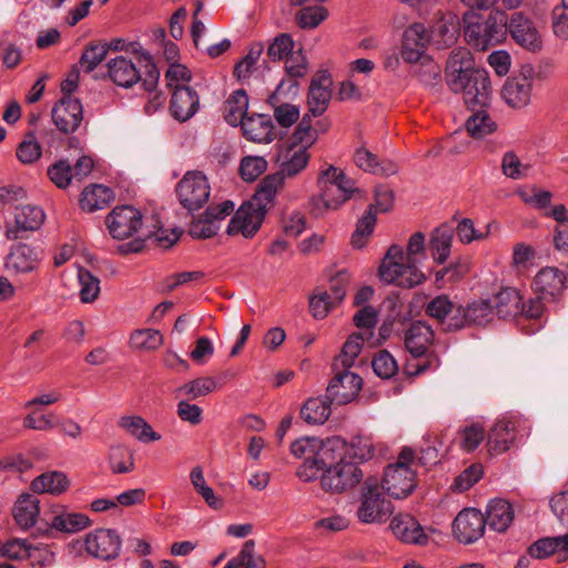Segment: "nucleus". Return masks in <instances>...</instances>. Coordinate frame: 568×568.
Here are the masks:
<instances>
[{
  "label": "nucleus",
  "instance_id": "38",
  "mask_svg": "<svg viewBox=\"0 0 568 568\" xmlns=\"http://www.w3.org/2000/svg\"><path fill=\"white\" fill-rule=\"evenodd\" d=\"M334 404L325 394L324 397L307 399L301 408V417L307 424H324L331 415V405Z\"/></svg>",
  "mask_w": 568,
  "mask_h": 568
},
{
  "label": "nucleus",
  "instance_id": "20",
  "mask_svg": "<svg viewBox=\"0 0 568 568\" xmlns=\"http://www.w3.org/2000/svg\"><path fill=\"white\" fill-rule=\"evenodd\" d=\"M484 514L476 508L463 509L453 521V532L465 545L477 541L485 532Z\"/></svg>",
  "mask_w": 568,
  "mask_h": 568
},
{
  "label": "nucleus",
  "instance_id": "53",
  "mask_svg": "<svg viewBox=\"0 0 568 568\" xmlns=\"http://www.w3.org/2000/svg\"><path fill=\"white\" fill-rule=\"evenodd\" d=\"M285 71L286 74L293 79L290 83V89H297L298 84L296 80L304 78L308 71L307 59L301 48L287 57L285 60Z\"/></svg>",
  "mask_w": 568,
  "mask_h": 568
},
{
  "label": "nucleus",
  "instance_id": "54",
  "mask_svg": "<svg viewBox=\"0 0 568 568\" xmlns=\"http://www.w3.org/2000/svg\"><path fill=\"white\" fill-rule=\"evenodd\" d=\"M468 325H486L493 320V304L489 300L473 302L466 306Z\"/></svg>",
  "mask_w": 568,
  "mask_h": 568
},
{
  "label": "nucleus",
  "instance_id": "17",
  "mask_svg": "<svg viewBox=\"0 0 568 568\" xmlns=\"http://www.w3.org/2000/svg\"><path fill=\"white\" fill-rule=\"evenodd\" d=\"M105 223L113 239L123 240L141 229L142 214L131 205H121L108 214Z\"/></svg>",
  "mask_w": 568,
  "mask_h": 568
},
{
  "label": "nucleus",
  "instance_id": "48",
  "mask_svg": "<svg viewBox=\"0 0 568 568\" xmlns=\"http://www.w3.org/2000/svg\"><path fill=\"white\" fill-rule=\"evenodd\" d=\"M376 224L375 205H369L364 215L358 220L356 229L352 234V245L355 248L364 247L366 239L371 236Z\"/></svg>",
  "mask_w": 568,
  "mask_h": 568
},
{
  "label": "nucleus",
  "instance_id": "28",
  "mask_svg": "<svg viewBox=\"0 0 568 568\" xmlns=\"http://www.w3.org/2000/svg\"><path fill=\"white\" fill-rule=\"evenodd\" d=\"M243 135L253 142L270 143L276 138L272 118L268 114H252L241 125Z\"/></svg>",
  "mask_w": 568,
  "mask_h": 568
},
{
  "label": "nucleus",
  "instance_id": "27",
  "mask_svg": "<svg viewBox=\"0 0 568 568\" xmlns=\"http://www.w3.org/2000/svg\"><path fill=\"white\" fill-rule=\"evenodd\" d=\"M455 226L453 223H443L432 233L428 243V250L435 263L444 264L452 251Z\"/></svg>",
  "mask_w": 568,
  "mask_h": 568
},
{
  "label": "nucleus",
  "instance_id": "62",
  "mask_svg": "<svg viewBox=\"0 0 568 568\" xmlns=\"http://www.w3.org/2000/svg\"><path fill=\"white\" fill-rule=\"evenodd\" d=\"M267 169V162L262 156H245L240 164V175L246 182L255 181Z\"/></svg>",
  "mask_w": 568,
  "mask_h": 568
},
{
  "label": "nucleus",
  "instance_id": "19",
  "mask_svg": "<svg viewBox=\"0 0 568 568\" xmlns=\"http://www.w3.org/2000/svg\"><path fill=\"white\" fill-rule=\"evenodd\" d=\"M52 121L57 129L64 133H73L83 120L81 101L72 95H63L53 106Z\"/></svg>",
  "mask_w": 568,
  "mask_h": 568
},
{
  "label": "nucleus",
  "instance_id": "41",
  "mask_svg": "<svg viewBox=\"0 0 568 568\" xmlns=\"http://www.w3.org/2000/svg\"><path fill=\"white\" fill-rule=\"evenodd\" d=\"M119 426L123 428L131 436L141 442H155L161 438L160 434L155 433L146 420L136 415L122 416L119 419Z\"/></svg>",
  "mask_w": 568,
  "mask_h": 568
},
{
  "label": "nucleus",
  "instance_id": "40",
  "mask_svg": "<svg viewBox=\"0 0 568 568\" xmlns=\"http://www.w3.org/2000/svg\"><path fill=\"white\" fill-rule=\"evenodd\" d=\"M112 200V191L108 186L94 184L87 186L80 197V206L83 211L94 212L104 209Z\"/></svg>",
  "mask_w": 568,
  "mask_h": 568
},
{
  "label": "nucleus",
  "instance_id": "21",
  "mask_svg": "<svg viewBox=\"0 0 568 568\" xmlns=\"http://www.w3.org/2000/svg\"><path fill=\"white\" fill-rule=\"evenodd\" d=\"M265 214L263 209L247 202L235 212L227 225L226 233L229 235L241 233L246 239L253 237L260 230Z\"/></svg>",
  "mask_w": 568,
  "mask_h": 568
},
{
  "label": "nucleus",
  "instance_id": "35",
  "mask_svg": "<svg viewBox=\"0 0 568 568\" xmlns=\"http://www.w3.org/2000/svg\"><path fill=\"white\" fill-rule=\"evenodd\" d=\"M493 311L496 310L500 318H515L519 315L521 306V295L511 287L503 288L493 300Z\"/></svg>",
  "mask_w": 568,
  "mask_h": 568
},
{
  "label": "nucleus",
  "instance_id": "22",
  "mask_svg": "<svg viewBox=\"0 0 568 568\" xmlns=\"http://www.w3.org/2000/svg\"><path fill=\"white\" fill-rule=\"evenodd\" d=\"M42 252L26 243L14 245L6 257L4 267L9 274H28L38 270Z\"/></svg>",
  "mask_w": 568,
  "mask_h": 568
},
{
  "label": "nucleus",
  "instance_id": "4",
  "mask_svg": "<svg viewBox=\"0 0 568 568\" xmlns=\"http://www.w3.org/2000/svg\"><path fill=\"white\" fill-rule=\"evenodd\" d=\"M433 341L434 332L425 322H414L406 331L404 343L410 354V358L405 364L407 375L417 376L439 367L438 355L428 348Z\"/></svg>",
  "mask_w": 568,
  "mask_h": 568
},
{
  "label": "nucleus",
  "instance_id": "13",
  "mask_svg": "<svg viewBox=\"0 0 568 568\" xmlns=\"http://www.w3.org/2000/svg\"><path fill=\"white\" fill-rule=\"evenodd\" d=\"M45 219L43 210L37 205L17 206L12 221H6V236L9 240L24 239L27 233L41 227Z\"/></svg>",
  "mask_w": 568,
  "mask_h": 568
},
{
  "label": "nucleus",
  "instance_id": "43",
  "mask_svg": "<svg viewBox=\"0 0 568 568\" xmlns=\"http://www.w3.org/2000/svg\"><path fill=\"white\" fill-rule=\"evenodd\" d=\"M363 341L364 336L362 333H353L344 343L341 354L334 359L333 371L339 368L349 369L362 351Z\"/></svg>",
  "mask_w": 568,
  "mask_h": 568
},
{
  "label": "nucleus",
  "instance_id": "26",
  "mask_svg": "<svg viewBox=\"0 0 568 568\" xmlns=\"http://www.w3.org/2000/svg\"><path fill=\"white\" fill-rule=\"evenodd\" d=\"M566 275L557 267H544L534 278L532 285L540 298H555L566 287Z\"/></svg>",
  "mask_w": 568,
  "mask_h": 568
},
{
  "label": "nucleus",
  "instance_id": "18",
  "mask_svg": "<svg viewBox=\"0 0 568 568\" xmlns=\"http://www.w3.org/2000/svg\"><path fill=\"white\" fill-rule=\"evenodd\" d=\"M335 372L331 379L326 394L335 405H346L351 403L359 393L363 379L359 375L347 368H341Z\"/></svg>",
  "mask_w": 568,
  "mask_h": 568
},
{
  "label": "nucleus",
  "instance_id": "10",
  "mask_svg": "<svg viewBox=\"0 0 568 568\" xmlns=\"http://www.w3.org/2000/svg\"><path fill=\"white\" fill-rule=\"evenodd\" d=\"M121 537L114 529H95L89 532L83 541L77 540L74 546L84 547L89 555L101 560H111L119 556Z\"/></svg>",
  "mask_w": 568,
  "mask_h": 568
},
{
  "label": "nucleus",
  "instance_id": "45",
  "mask_svg": "<svg viewBox=\"0 0 568 568\" xmlns=\"http://www.w3.org/2000/svg\"><path fill=\"white\" fill-rule=\"evenodd\" d=\"M109 464L114 474L131 473L134 469L133 452L126 446H112L109 453Z\"/></svg>",
  "mask_w": 568,
  "mask_h": 568
},
{
  "label": "nucleus",
  "instance_id": "59",
  "mask_svg": "<svg viewBox=\"0 0 568 568\" xmlns=\"http://www.w3.org/2000/svg\"><path fill=\"white\" fill-rule=\"evenodd\" d=\"M41 156V146L37 141L34 132L26 134L23 141L17 148V158L24 164H31Z\"/></svg>",
  "mask_w": 568,
  "mask_h": 568
},
{
  "label": "nucleus",
  "instance_id": "30",
  "mask_svg": "<svg viewBox=\"0 0 568 568\" xmlns=\"http://www.w3.org/2000/svg\"><path fill=\"white\" fill-rule=\"evenodd\" d=\"M110 79L119 87L131 88L140 81L141 72L128 58L118 55L108 62Z\"/></svg>",
  "mask_w": 568,
  "mask_h": 568
},
{
  "label": "nucleus",
  "instance_id": "37",
  "mask_svg": "<svg viewBox=\"0 0 568 568\" xmlns=\"http://www.w3.org/2000/svg\"><path fill=\"white\" fill-rule=\"evenodd\" d=\"M283 184L284 179L281 174L275 173L266 175L258 183L252 200L248 202L256 207L263 209L266 213L267 206L273 203L277 191L283 186Z\"/></svg>",
  "mask_w": 568,
  "mask_h": 568
},
{
  "label": "nucleus",
  "instance_id": "8",
  "mask_svg": "<svg viewBox=\"0 0 568 568\" xmlns=\"http://www.w3.org/2000/svg\"><path fill=\"white\" fill-rule=\"evenodd\" d=\"M393 505L379 490L376 480L369 478L363 486L361 505L357 509V517L364 524L385 523L393 514Z\"/></svg>",
  "mask_w": 568,
  "mask_h": 568
},
{
  "label": "nucleus",
  "instance_id": "58",
  "mask_svg": "<svg viewBox=\"0 0 568 568\" xmlns=\"http://www.w3.org/2000/svg\"><path fill=\"white\" fill-rule=\"evenodd\" d=\"M372 367L374 373L383 379L392 378L398 372L396 359L386 349L376 353L372 361Z\"/></svg>",
  "mask_w": 568,
  "mask_h": 568
},
{
  "label": "nucleus",
  "instance_id": "42",
  "mask_svg": "<svg viewBox=\"0 0 568 568\" xmlns=\"http://www.w3.org/2000/svg\"><path fill=\"white\" fill-rule=\"evenodd\" d=\"M284 161L281 165V171L277 174H281L283 179L285 176L292 178L298 174L302 170H304L308 163L310 154L303 148H294L288 146L285 150V153L282 154Z\"/></svg>",
  "mask_w": 568,
  "mask_h": 568
},
{
  "label": "nucleus",
  "instance_id": "33",
  "mask_svg": "<svg viewBox=\"0 0 568 568\" xmlns=\"http://www.w3.org/2000/svg\"><path fill=\"white\" fill-rule=\"evenodd\" d=\"M91 524L90 518L81 513H70L64 506L55 505L52 509L51 527L62 532H77Z\"/></svg>",
  "mask_w": 568,
  "mask_h": 568
},
{
  "label": "nucleus",
  "instance_id": "49",
  "mask_svg": "<svg viewBox=\"0 0 568 568\" xmlns=\"http://www.w3.org/2000/svg\"><path fill=\"white\" fill-rule=\"evenodd\" d=\"M131 347L139 351H155L163 344V335L158 329H136L130 337Z\"/></svg>",
  "mask_w": 568,
  "mask_h": 568
},
{
  "label": "nucleus",
  "instance_id": "52",
  "mask_svg": "<svg viewBox=\"0 0 568 568\" xmlns=\"http://www.w3.org/2000/svg\"><path fill=\"white\" fill-rule=\"evenodd\" d=\"M294 52V41L288 33H278L268 44L266 50L267 58L273 61L287 59Z\"/></svg>",
  "mask_w": 568,
  "mask_h": 568
},
{
  "label": "nucleus",
  "instance_id": "61",
  "mask_svg": "<svg viewBox=\"0 0 568 568\" xmlns=\"http://www.w3.org/2000/svg\"><path fill=\"white\" fill-rule=\"evenodd\" d=\"M328 16V11L322 6L305 7L296 14V23L302 29H314Z\"/></svg>",
  "mask_w": 568,
  "mask_h": 568
},
{
  "label": "nucleus",
  "instance_id": "6",
  "mask_svg": "<svg viewBox=\"0 0 568 568\" xmlns=\"http://www.w3.org/2000/svg\"><path fill=\"white\" fill-rule=\"evenodd\" d=\"M320 201L326 209L335 210L357 191L352 179L334 165L323 170L317 179Z\"/></svg>",
  "mask_w": 568,
  "mask_h": 568
},
{
  "label": "nucleus",
  "instance_id": "39",
  "mask_svg": "<svg viewBox=\"0 0 568 568\" xmlns=\"http://www.w3.org/2000/svg\"><path fill=\"white\" fill-rule=\"evenodd\" d=\"M414 65L412 74L425 87L435 88L442 83L440 65L430 57L412 63Z\"/></svg>",
  "mask_w": 568,
  "mask_h": 568
},
{
  "label": "nucleus",
  "instance_id": "1",
  "mask_svg": "<svg viewBox=\"0 0 568 568\" xmlns=\"http://www.w3.org/2000/svg\"><path fill=\"white\" fill-rule=\"evenodd\" d=\"M445 75L448 88L462 94L470 110L489 105L491 85L488 72L475 68L474 57L467 48L459 47L449 53Z\"/></svg>",
  "mask_w": 568,
  "mask_h": 568
},
{
  "label": "nucleus",
  "instance_id": "55",
  "mask_svg": "<svg viewBox=\"0 0 568 568\" xmlns=\"http://www.w3.org/2000/svg\"><path fill=\"white\" fill-rule=\"evenodd\" d=\"M190 479L194 489L203 497L205 503L212 508H220L221 500L215 496L213 489L206 485L203 469L201 466H195L190 473Z\"/></svg>",
  "mask_w": 568,
  "mask_h": 568
},
{
  "label": "nucleus",
  "instance_id": "46",
  "mask_svg": "<svg viewBox=\"0 0 568 568\" xmlns=\"http://www.w3.org/2000/svg\"><path fill=\"white\" fill-rule=\"evenodd\" d=\"M316 140L317 129L312 125V115L306 113L291 136V146L303 148L307 151V148L313 145Z\"/></svg>",
  "mask_w": 568,
  "mask_h": 568
},
{
  "label": "nucleus",
  "instance_id": "5",
  "mask_svg": "<svg viewBox=\"0 0 568 568\" xmlns=\"http://www.w3.org/2000/svg\"><path fill=\"white\" fill-rule=\"evenodd\" d=\"M415 453L409 447H404L396 463L385 468L382 479V488L393 498H406L416 487V475L409 464L414 460Z\"/></svg>",
  "mask_w": 568,
  "mask_h": 568
},
{
  "label": "nucleus",
  "instance_id": "9",
  "mask_svg": "<svg viewBox=\"0 0 568 568\" xmlns=\"http://www.w3.org/2000/svg\"><path fill=\"white\" fill-rule=\"evenodd\" d=\"M210 191L207 179L200 171H187L175 187L180 204L190 213L203 207Z\"/></svg>",
  "mask_w": 568,
  "mask_h": 568
},
{
  "label": "nucleus",
  "instance_id": "51",
  "mask_svg": "<svg viewBox=\"0 0 568 568\" xmlns=\"http://www.w3.org/2000/svg\"><path fill=\"white\" fill-rule=\"evenodd\" d=\"M325 446L326 440H321L316 437H302L292 443L291 453L296 458H304L306 460L320 456Z\"/></svg>",
  "mask_w": 568,
  "mask_h": 568
},
{
  "label": "nucleus",
  "instance_id": "3",
  "mask_svg": "<svg viewBox=\"0 0 568 568\" xmlns=\"http://www.w3.org/2000/svg\"><path fill=\"white\" fill-rule=\"evenodd\" d=\"M507 22L508 16L503 10H493L487 16L467 11L463 16L465 41L475 50L487 51L506 40Z\"/></svg>",
  "mask_w": 568,
  "mask_h": 568
},
{
  "label": "nucleus",
  "instance_id": "60",
  "mask_svg": "<svg viewBox=\"0 0 568 568\" xmlns=\"http://www.w3.org/2000/svg\"><path fill=\"white\" fill-rule=\"evenodd\" d=\"M217 387L216 382L212 377H200L195 378L179 388V392L191 399L206 396L207 394L215 390Z\"/></svg>",
  "mask_w": 568,
  "mask_h": 568
},
{
  "label": "nucleus",
  "instance_id": "31",
  "mask_svg": "<svg viewBox=\"0 0 568 568\" xmlns=\"http://www.w3.org/2000/svg\"><path fill=\"white\" fill-rule=\"evenodd\" d=\"M71 481L67 474L60 470H49L37 476L31 481V489L36 494H50L60 496L68 491Z\"/></svg>",
  "mask_w": 568,
  "mask_h": 568
},
{
  "label": "nucleus",
  "instance_id": "47",
  "mask_svg": "<svg viewBox=\"0 0 568 568\" xmlns=\"http://www.w3.org/2000/svg\"><path fill=\"white\" fill-rule=\"evenodd\" d=\"M108 47L102 41L89 42L79 60V65L85 73L92 72L106 57Z\"/></svg>",
  "mask_w": 568,
  "mask_h": 568
},
{
  "label": "nucleus",
  "instance_id": "29",
  "mask_svg": "<svg viewBox=\"0 0 568 568\" xmlns=\"http://www.w3.org/2000/svg\"><path fill=\"white\" fill-rule=\"evenodd\" d=\"M514 508L510 503L503 498H495L489 501L484 515L486 526L497 532H505L514 521Z\"/></svg>",
  "mask_w": 568,
  "mask_h": 568
},
{
  "label": "nucleus",
  "instance_id": "15",
  "mask_svg": "<svg viewBox=\"0 0 568 568\" xmlns=\"http://www.w3.org/2000/svg\"><path fill=\"white\" fill-rule=\"evenodd\" d=\"M430 41L432 34L423 23L409 24L402 36L400 58L404 62L410 64L427 57L426 51Z\"/></svg>",
  "mask_w": 568,
  "mask_h": 568
},
{
  "label": "nucleus",
  "instance_id": "2",
  "mask_svg": "<svg viewBox=\"0 0 568 568\" xmlns=\"http://www.w3.org/2000/svg\"><path fill=\"white\" fill-rule=\"evenodd\" d=\"M419 255L425 257V234L422 232L409 237L406 253L400 245H390L378 268L381 281L406 288L423 283L425 276L417 266Z\"/></svg>",
  "mask_w": 568,
  "mask_h": 568
},
{
  "label": "nucleus",
  "instance_id": "34",
  "mask_svg": "<svg viewBox=\"0 0 568 568\" xmlns=\"http://www.w3.org/2000/svg\"><path fill=\"white\" fill-rule=\"evenodd\" d=\"M40 500L30 494H22L14 504L13 518L19 527H32L40 514Z\"/></svg>",
  "mask_w": 568,
  "mask_h": 568
},
{
  "label": "nucleus",
  "instance_id": "57",
  "mask_svg": "<svg viewBox=\"0 0 568 568\" xmlns=\"http://www.w3.org/2000/svg\"><path fill=\"white\" fill-rule=\"evenodd\" d=\"M79 283H80V300L82 303H92L94 302L100 293V281L98 277L93 276L92 273L88 270L80 268L79 270Z\"/></svg>",
  "mask_w": 568,
  "mask_h": 568
},
{
  "label": "nucleus",
  "instance_id": "12",
  "mask_svg": "<svg viewBox=\"0 0 568 568\" xmlns=\"http://www.w3.org/2000/svg\"><path fill=\"white\" fill-rule=\"evenodd\" d=\"M534 75V68L527 64L521 67L517 75L507 79L501 97L509 106L521 109L530 102Z\"/></svg>",
  "mask_w": 568,
  "mask_h": 568
},
{
  "label": "nucleus",
  "instance_id": "7",
  "mask_svg": "<svg viewBox=\"0 0 568 568\" xmlns=\"http://www.w3.org/2000/svg\"><path fill=\"white\" fill-rule=\"evenodd\" d=\"M364 474L359 466L351 460H346L343 455L327 465V468L321 476V486L325 491L343 493L354 488L363 480Z\"/></svg>",
  "mask_w": 568,
  "mask_h": 568
},
{
  "label": "nucleus",
  "instance_id": "36",
  "mask_svg": "<svg viewBox=\"0 0 568 568\" xmlns=\"http://www.w3.org/2000/svg\"><path fill=\"white\" fill-rule=\"evenodd\" d=\"M248 108V95L244 89L234 91L225 101L223 116L233 126L243 124L246 120Z\"/></svg>",
  "mask_w": 568,
  "mask_h": 568
},
{
  "label": "nucleus",
  "instance_id": "63",
  "mask_svg": "<svg viewBox=\"0 0 568 568\" xmlns=\"http://www.w3.org/2000/svg\"><path fill=\"white\" fill-rule=\"evenodd\" d=\"M219 230L220 225L203 213L196 220L192 221L189 227V234L193 239L205 240L216 235Z\"/></svg>",
  "mask_w": 568,
  "mask_h": 568
},
{
  "label": "nucleus",
  "instance_id": "11",
  "mask_svg": "<svg viewBox=\"0 0 568 568\" xmlns=\"http://www.w3.org/2000/svg\"><path fill=\"white\" fill-rule=\"evenodd\" d=\"M346 447V442L338 436H334L326 439V446L324 450L320 453V456L308 458L297 468L296 476L305 483L314 481L317 479L318 474H322L327 468V465L333 463L343 454V449Z\"/></svg>",
  "mask_w": 568,
  "mask_h": 568
},
{
  "label": "nucleus",
  "instance_id": "16",
  "mask_svg": "<svg viewBox=\"0 0 568 568\" xmlns=\"http://www.w3.org/2000/svg\"><path fill=\"white\" fill-rule=\"evenodd\" d=\"M524 423L518 417L498 419L487 434V446L490 454L499 455L507 452L517 440L524 429Z\"/></svg>",
  "mask_w": 568,
  "mask_h": 568
},
{
  "label": "nucleus",
  "instance_id": "64",
  "mask_svg": "<svg viewBox=\"0 0 568 568\" xmlns=\"http://www.w3.org/2000/svg\"><path fill=\"white\" fill-rule=\"evenodd\" d=\"M48 176L60 189H65L72 181V166L68 160H59L48 168Z\"/></svg>",
  "mask_w": 568,
  "mask_h": 568
},
{
  "label": "nucleus",
  "instance_id": "14",
  "mask_svg": "<svg viewBox=\"0 0 568 568\" xmlns=\"http://www.w3.org/2000/svg\"><path fill=\"white\" fill-rule=\"evenodd\" d=\"M508 33L513 40L523 49L532 53L542 49V38L534 21L520 11L508 17Z\"/></svg>",
  "mask_w": 568,
  "mask_h": 568
},
{
  "label": "nucleus",
  "instance_id": "56",
  "mask_svg": "<svg viewBox=\"0 0 568 568\" xmlns=\"http://www.w3.org/2000/svg\"><path fill=\"white\" fill-rule=\"evenodd\" d=\"M237 568H265L266 561L262 555L255 552V541L246 540L239 555L234 557Z\"/></svg>",
  "mask_w": 568,
  "mask_h": 568
},
{
  "label": "nucleus",
  "instance_id": "50",
  "mask_svg": "<svg viewBox=\"0 0 568 568\" xmlns=\"http://www.w3.org/2000/svg\"><path fill=\"white\" fill-rule=\"evenodd\" d=\"M344 457L359 459L362 462L369 460L375 455V446L371 437L367 436H355L351 443H346L345 449H343Z\"/></svg>",
  "mask_w": 568,
  "mask_h": 568
},
{
  "label": "nucleus",
  "instance_id": "44",
  "mask_svg": "<svg viewBox=\"0 0 568 568\" xmlns=\"http://www.w3.org/2000/svg\"><path fill=\"white\" fill-rule=\"evenodd\" d=\"M467 119L465 126L467 132L476 139H481L496 131L497 125L485 111V108H476Z\"/></svg>",
  "mask_w": 568,
  "mask_h": 568
},
{
  "label": "nucleus",
  "instance_id": "24",
  "mask_svg": "<svg viewBox=\"0 0 568 568\" xmlns=\"http://www.w3.org/2000/svg\"><path fill=\"white\" fill-rule=\"evenodd\" d=\"M333 84L331 74L327 71L318 72L311 81L308 89V113L312 116L322 115L331 101Z\"/></svg>",
  "mask_w": 568,
  "mask_h": 568
},
{
  "label": "nucleus",
  "instance_id": "32",
  "mask_svg": "<svg viewBox=\"0 0 568 568\" xmlns=\"http://www.w3.org/2000/svg\"><path fill=\"white\" fill-rule=\"evenodd\" d=\"M285 81L282 80L276 90L268 97V104L273 108V115L282 128L292 126L300 118V108L283 101L281 98L284 91Z\"/></svg>",
  "mask_w": 568,
  "mask_h": 568
},
{
  "label": "nucleus",
  "instance_id": "25",
  "mask_svg": "<svg viewBox=\"0 0 568 568\" xmlns=\"http://www.w3.org/2000/svg\"><path fill=\"white\" fill-rule=\"evenodd\" d=\"M393 534L403 542L426 545L428 536L424 532L419 521L409 514H399L390 521Z\"/></svg>",
  "mask_w": 568,
  "mask_h": 568
},
{
  "label": "nucleus",
  "instance_id": "23",
  "mask_svg": "<svg viewBox=\"0 0 568 568\" xmlns=\"http://www.w3.org/2000/svg\"><path fill=\"white\" fill-rule=\"evenodd\" d=\"M200 108V98L197 92L187 85H175L170 102L172 116L185 122L190 120Z\"/></svg>",
  "mask_w": 568,
  "mask_h": 568
}]
</instances>
